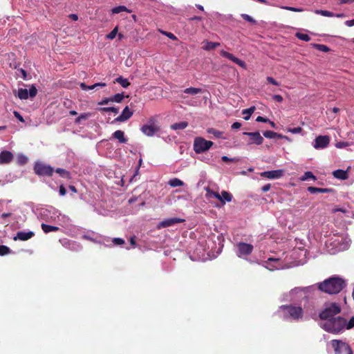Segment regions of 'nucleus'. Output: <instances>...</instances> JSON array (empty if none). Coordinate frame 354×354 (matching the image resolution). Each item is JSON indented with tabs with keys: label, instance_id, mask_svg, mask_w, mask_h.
Instances as JSON below:
<instances>
[{
	"label": "nucleus",
	"instance_id": "f704fd0d",
	"mask_svg": "<svg viewBox=\"0 0 354 354\" xmlns=\"http://www.w3.org/2000/svg\"><path fill=\"white\" fill-rule=\"evenodd\" d=\"M124 98V93H117L113 96L111 97V102L120 103Z\"/></svg>",
	"mask_w": 354,
	"mask_h": 354
},
{
	"label": "nucleus",
	"instance_id": "c9c22d12",
	"mask_svg": "<svg viewBox=\"0 0 354 354\" xmlns=\"http://www.w3.org/2000/svg\"><path fill=\"white\" fill-rule=\"evenodd\" d=\"M315 13L321 15L324 17H335V14L328 10H317L315 11Z\"/></svg>",
	"mask_w": 354,
	"mask_h": 354
},
{
	"label": "nucleus",
	"instance_id": "412c9836",
	"mask_svg": "<svg viewBox=\"0 0 354 354\" xmlns=\"http://www.w3.org/2000/svg\"><path fill=\"white\" fill-rule=\"evenodd\" d=\"M204 44L202 47V48L205 50H211L213 49H215L216 48L220 46V43L218 42H212V41H204L203 42Z\"/></svg>",
	"mask_w": 354,
	"mask_h": 354
},
{
	"label": "nucleus",
	"instance_id": "864d4df0",
	"mask_svg": "<svg viewBox=\"0 0 354 354\" xmlns=\"http://www.w3.org/2000/svg\"><path fill=\"white\" fill-rule=\"evenodd\" d=\"M13 114L15 115V117L18 119L20 122H24V119L23 118V116L17 111H15L13 112Z\"/></svg>",
	"mask_w": 354,
	"mask_h": 354
},
{
	"label": "nucleus",
	"instance_id": "f8f14e48",
	"mask_svg": "<svg viewBox=\"0 0 354 354\" xmlns=\"http://www.w3.org/2000/svg\"><path fill=\"white\" fill-rule=\"evenodd\" d=\"M244 135L250 137L249 144H256L260 145L263 142V138L261 136L259 131L256 132H244Z\"/></svg>",
	"mask_w": 354,
	"mask_h": 354
},
{
	"label": "nucleus",
	"instance_id": "338daca9",
	"mask_svg": "<svg viewBox=\"0 0 354 354\" xmlns=\"http://www.w3.org/2000/svg\"><path fill=\"white\" fill-rule=\"evenodd\" d=\"M346 25L349 26V27H351V26H354V19H351V20H348L345 22Z\"/></svg>",
	"mask_w": 354,
	"mask_h": 354
},
{
	"label": "nucleus",
	"instance_id": "bf43d9fd",
	"mask_svg": "<svg viewBox=\"0 0 354 354\" xmlns=\"http://www.w3.org/2000/svg\"><path fill=\"white\" fill-rule=\"evenodd\" d=\"M241 127V124L239 122H234L232 126H231V128L232 129H239L240 127Z\"/></svg>",
	"mask_w": 354,
	"mask_h": 354
},
{
	"label": "nucleus",
	"instance_id": "4be33fe9",
	"mask_svg": "<svg viewBox=\"0 0 354 354\" xmlns=\"http://www.w3.org/2000/svg\"><path fill=\"white\" fill-rule=\"evenodd\" d=\"M106 86V83H103V82L96 83L91 86H87L84 82L81 83L80 84V86L82 90H92V89L96 88L97 87L103 88V87H105Z\"/></svg>",
	"mask_w": 354,
	"mask_h": 354
},
{
	"label": "nucleus",
	"instance_id": "4468645a",
	"mask_svg": "<svg viewBox=\"0 0 354 354\" xmlns=\"http://www.w3.org/2000/svg\"><path fill=\"white\" fill-rule=\"evenodd\" d=\"M220 55L223 57L227 58L228 59L231 60L232 62H233L234 63L236 64L237 65H239V66H241L243 68H245L246 67V64H245V62L236 57L232 53H230L224 50H222L220 52Z\"/></svg>",
	"mask_w": 354,
	"mask_h": 354
},
{
	"label": "nucleus",
	"instance_id": "e433bc0d",
	"mask_svg": "<svg viewBox=\"0 0 354 354\" xmlns=\"http://www.w3.org/2000/svg\"><path fill=\"white\" fill-rule=\"evenodd\" d=\"M169 184L171 187H178V186H182L183 185V182L182 180H180V179L175 178L170 180Z\"/></svg>",
	"mask_w": 354,
	"mask_h": 354
},
{
	"label": "nucleus",
	"instance_id": "79ce46f5",
	"mask_svg": "<svg viewBox=\"0 0 354 354\" xmlns=\"http://www.w3.org/2000/svg\"><path fill=\"white\" fill-rule=\"evenodd\" d=\"M295 36L302 41H308L310 40V37L308 34L297 32Z\"/></svg>",
	"mask_w": 354,
	"mask_h": 354
},
{
	"label": "nucleus",
	"instance_id": "bb28decb",
	"mask_svg": "<svg viewBox=\"0 0 354 354\" xmlns=\"http://www.w3.org/2000/svg\"><path fill=\"white\" fill-rule=\"evenodd\" d=\"M41 227L42 230L45 233H49L50 232H57L59 230V227H58L47 225L45 223H41Z\"/></svg>",
	"mask_w": 354,
	"mask_h": 354
},
{
	"label": "nucleus",
	"instance_id": "ddd939ff",
	"mask_svg": "<svg viewBox=\"0 0 354 354\" xmlns=\"http://www.w3.org/2000/svg\"><path fill=\"white\" fill-rule=\"evenodd\" d=\"M185 220L183 218H170L164 219L158 225V228H165L168 227L172 225H174L177 223H181L185 222Z\"/></svg>",
	"mask_w": 354,
	"mask_h": 354
},
{
	"label": "nucleus",
	"instance_id": "cd10ccee",
	"mask_svg": "<svg viewBox=\"0 0 354 354\" xmlns=\"http://www.w3.org/2000/svg\"><path fill=\"white\" fill-rule=\"evenodd\" d=\"M57 174H59V176L62 177V178H66V179H71V173L64 169H62V168H57V169H55V171Z\"/></svg>",
	"mask_w": 354,
	"mask_h": 354
},
{
	"label": "nucleus",
	"instance_id": "c03bdc74",
	"mask_svg": "<svg viewBox=\"0 0 354 354\" xmlns=\"http://www.w3.org/2000/svg\"><path fill=\"white\" fill-rule=\"evenodd\" d=\"M118 32V26H116L111 30V32L109 34L106 35V38L109 39H113L116 37Z\"/></svg>",
	"mask_w": 354,
	"mask_h": 354
},
{
	"label": "nucleus",
	"instance_id": "72a5a7b5",
	"mask_svg": "<svg viewBox=\"0 0 354 354\" xmlns=\"http://www.w3.org/2000/svg\"><path fill=\"white\" fill-rule=\"evenodd\" d=\"M28 158L24 154H18L17 156V162L19 165H24L28 162Z\"/></svg>",
	"mask_w": 354,
	"mask_h": 354
},
{
	"label": "nucleus",
	"instance_id": "b1692460",
	"mask_svg": "<svg viewBox=\"0 0 354 354\" xmlns=\"http://www.w3.org/2000/svg\"><path fill=\"white\" fill-rule=\"evenodd\" d=\"M220 195L221 196V199H218V200L221 202L223 205H225L226 201L227 202L232 201V198H233L232 194H230V192L225 191V190L222 191L221 194H220Z\"/></svg>",
	"mask_w": 354,
	"mask_h": 354
},
{
	"label": "nucleus",
	"instance_id": "c85d7f7f",
	"mask_svg": "<svg viewBox=\"0 0 354 354\" xmlns=\"http://www.w3.org/2000/svg\"><path fill=\"white\" fill-rule=\"evenodd\" d=\"M188 126L187 122H180L178 123H174L171 125V129L173 130H180V129H184Z\"/></svg>",
	"mask_w": 354,
	"mask_h": 354
},
{
	"label": "nucleus",
	"instance_id": "09e8293b",
	"mask_svg": "<svg viewBox=\"0 0 354 354\" xmlns=\"http://www.w3.org/2000/svg\"><path fill=\"white\" fill-rule=\"evenodd\" d=\"M282 8L285 9L286 10H290V11H292V12H302L303 11L302 8H297L290 7V6H283V7H282Z\"/></svg>",
	"mask_w": 354,
	"mask_h": 354
},
{
	"label": "nucleus",
	"instance_id": "6e6d98bb",
	"mask_svg": "<svg viewBox=\"0 0 354 354\" xmlns=\"http://www.w3.org/2000/svg\"><path fill=\"white\" fill-rule=\"evenodd\" d=\"M266 80H267V81H268L269 83H270V84H273V85H274V86H279V83L278 82H277V81H276L273 77H268L266 78Z\"/></svg>",
	"mask_w": 354,
	"mask_h": 354
},
{
	"label": "nucleus",
	"instance_id": "dca6fc26",
	"mask_svg": "<svg viewBox=\"0 0 354 354\" xmlns=\"http://www.w3.org/2000/svg\"><path fill=\"white\" fill-rule=\"evenodd\" d=\"M284 171L283 169H277L272 171H267L261 173V176L269 179H277L283 176Z\"/></svg>",
	"mask_w": 354,
	"mask_h": 354
},
{
	"label": "nucleus",
	"instance_id": "0eeeda50",
	"mask_svg": "<svg viewBox=\"0 0 354 354\" xmlns=\"http://www.w3.org/2000/svg\"><path fill=\"white\" fill-rule=\"evenodd\" d=\"M331 345L335 354H353L351 346L342 340L333 339L331 341Z\"/></svg>",
	"mask_w": 354,
	"mask_h": 354
},
{
	"label": "nucleus",
	"instance_id": "9b49d317",
	"mask_svg": "<svg viewBox=\"0 0 354 354\" xmlns=\"http://www.w3.org/2000/svg\"><path fill=\"white\" fill-rule=\"evenodd\" d=\"M330 143V138L328 136H319L314 140L313 147L316 149L326 148Z\"/></svg>",
	"mask_w": 354,
	"mask_h": 354
},
{
	"label": "nucleus",
	"instance_id": "ea45409f",
	"mask_svg": "<svg viewBox=\"0 0 354 354\" xmlns=\"http://www.w3.org/2000/svg\"><path fill=\"white\" fill-rule=\"evenodd\" d=\"M313 46L317 50H320V51H322V52H325V53H327L330 50V48L326 46V45H324V44H313Z\"/></svg>",
	"mask_w": 354,
	"mask_h": 354
},
{
	"label": "nucleus",
	"instance_id": "473e14b6",
	"mask_svg": "<svg viewBox=\"0 0 354 354\" xmlns=\"http://www.w3.org/2000/svg\"><path fill=\"white\" fill-rule=\"evenodd\" d=\"M207 132L209 134H212L215 138H222V136L223 134V132L220 131L214 128H209L207 130Z\"/></svg>",
	"mask_w": 354,
	"mask_h": 354
},
{
	"label": "nucleus",
	"instance_id": "f257e3e1",
	"mask_svg": "<svg viewBox=\"0 0 354 354\" xmlns=\"http://www.w3.org/2000/svg\"><path fill=\"white\" fill-rule=\"evenodd\" d=\"M346 286V282L344 279L334 276L319 283L318 288L326 293L334 295L339 293Z\"/></svg>",
	"mask_w": 354,
	"mask_h": 354
},
{
	"label": "nucleus",
	"instance_id": "4d7b16f0",
	"mask_svg": "<svg viewBox=\"0 0 354 354\" xmlns=\"http://www.w3.org/2000/svg\"><path fill=\"white\" fill-rule=\"evenodd\" d=\"M59 192L61 196H64L66 194V189L64 185H61L59 187Z\"/></svg>",
	"mask_w": 354,
	"mask_h": 354
},
{
	"label": "nucleus",
	"instance_id": "58836bf2",
	"mask_svg": "<svg viewBox=\"0 0 354 354\" xmlns=\"http://www.w3.org/2000/svg\"><path fill=\"white\" fill-rule=\"evenodd\" d=\"M308 179H313V180H316V177L313 175L311 171H306L301 178V180H307Z\"/></svg>",
	"mask_w": 354,
	"mask_h": 354
},
{
	"label": "nucleus",
	"instance_id": "9d476101",
	"mask_svg": "<svg viewBox=\"0 0 354 354\" xmlns=\"http://www.w3.org/2000/svg\"><path fill=\"white\" fill-rule=\"evenodd\" d=\"M236 246L238 249L237 255L239 257L250 254L252 252L254 248L252 245L243 242L238 243Z\"/></svg>",
	"mask_w": 354,
	"mask_h": 354
},
{
	"label": "nucleus",
	"instance_id": "13d9d810",
	"mask_svg": "<svg viewBox=\"0 0 354 354\" xmlns=\"http://www.w3.org/2000/svg\"><path fill=\"white\" fill-rule=\"evenodd\" d=\"M256 121L259 122H268L269 121V119L263 118L262 116H258L256 119Z\"/></svg>",
	"mask_w": 354,
	"mask_h": 354
},
{
	"label": "nucleus",
	"instance_id": "6e6552de",
	"mask_svg": "<svg viewBox=\"0 0 354 354\" xmlns=\"http://www.w3.org/2000/svg\"><path fill=\"white\" fill-rule=\"evenodd\" d=\"M34 171L38 176L50 177L53 174L54 169L50 165L37 162L34 165Z\"/></svg>",
	"mask_w": 354,
	"mask_h": 354
},
{
	"label": "nucleus",
	"instance_id": "a878e982",
	"mask_svg": "<svg viewBox=\"0 0 354 354\" xmlns=\"http://www.w3.org/2000/svg\"><path fill=\"white\" fill-rule=\"evenodd\" d=\"M205 191V197L207 198H215L216 199H221V195L218 192L212 190L209 187H206Z\"/></svg>",
	"mask_w": 354,
	"mask_h": 354
},
{
	"label": "nucleus",
	"instance_id": "2eb2a0df",
	"mask_svg": "<svg viewBox=\"0 0 354 354\" xmlns=\"http://www.w3.org/2000/svg\"><path fill=\"white\" fill-rule=\"evenodd\" d=\"M133 114V111H131L128 106H127L122 111V113L118 116L115 120L112 122L114 123L115 122H124L128 120Z\"/></svg>",
	"mask_w": 354,
	"mask_h": 354
},
{
	"label": "nucleus",
	"instance_id": "603ef678",
	"mask_svg": "<svg viewBox=\"0 0 354 354\" xmlns=\"http://www.w3.org/2000/svg\"><path fill=\"white\" fill-rule=\"evenodd\" d=\"M109 102H111V97L102 99L100 102H98V104L104 105L109 104Z\"/></svg>",
	"mask_w": 354,
	"mask_h": 354
},
{
	"label": "nucleus",
	"instance_id": "20e7f679",
	"mask_svg": "<svg viewBox=\"0 0 354 354\" xmlns=\"http://www.w3.org/2000/svg\"><path fill=\"white\" fill-rule=\"evenodd\" d=\"M140 130L145 136L151 137L160 131V127L154 118H151Z\"/></svg>",
	"mask_w": 354,
	"mask_h": 354
},
{
	"label": "nucleus",
	"instance_id": "3c124183",
	"mask_svg": "<svg viewBox=\"0 0 354 354\" xmlns=\"http://www.w3.org/2000/svg\"><path fill=\"white\" fill-rule=\"evenodd\" d=\"M112 241L115 245H123L125 242L124 240L121 238H114Z\"/></svg>",
	"mask_w": 354,
	"mask_h": 354
},
{
	"label": "nucleus",
	"instance_id": "de8ad7c7",
	"mask_svg": "<svg viewBox=\"0 0 354 354\" xmlns=\"http://www.w3.org/2000/svg\"><path fill=\"white\" fill-rule=\"evenodd\" d=\"M303 131V129L300 127H295V128H290L288 129V132L292 133H299Z\"/></svg>",
	"mask_w": 354,
	"mask_h": 354
},
{
	"label": "nucleus",
	"instance_id": "680f3d73",
	"mask_svg": "<svg viewBox=\"0 0 354 354\" xmlns=\"http://www.w3.org/2000/svg\"><path fill=\"white\" fill-rule=\"evenodd\" d=\"M270 184H266L262 187L261 190L263 192H266L270 190Z\"/></svg>",
	"mask_w": 354,
	"mask_h": 354
},
{
	"label": "nucleus",
	"instance_id": "2f4dec72",
	"mask_svg": "<svg viewBox=\"0 0 354 354\" xmlns=\"http://www.w3.org/2000/svg\"><path fill=\"white\" fill-rule=\"evenodd\" d=\"M115 82L119 83L123 88H127L130 85L129 80L122 76L117 77Z\"/></svg>",
	"mask_w": 354,
	"mask_h": 354
},
{
	"label": "nucleus",
	"instance_id": "774afa93",
	"mask_svg": "<svg viewBox=\"0 0 354 354\" xmlns=\"http://www.w3.org/2000/svg\"><path fill=\"white\" fill-rule=\"evenodd\" d=\"M68 17L73 21H77L78 19V16L76 14H71Z\"/></svg>",
	"mask_w": 354,
	"mask_h": 354
},
{
	"label": "nucleus",
	"instance_id": "7c9ffc66",
	"mask_svg": "<svg viewBox=\"0 0 354 354\" xmlns=\"http://www.w3.org/2000/svg\"><path fill=\"white\" fill-rule=\"evenodd\" d=\"M185 93L190 95H196L203 92V90L200 88L189 87L183 91Z\"/></svg>",
	"mask_w": 354,
	"mask_h": 354
},
{
	"label": "nucleus",
	"instance_id": "a19ab883",
	"mask_svg": "<svg viewBox=\"0 0 354 354\" xmlns=\"http://www.w3.org/2000/svg\"><path fill=\"white\" fill-rule=\"evenodd\" d=\"M124 11H129L126 6H119L113 8L111 10L113 14H118Z\"/></svg>",
	"mask_w": 354,
	"mask_h": 354
},
{
	"label": "nucleus",
	"instance_id": "4c0bfd02",
	"mask_svg": "<svg viewBox=\"0 0 354 354\" xmlns=\"http://www.w3.org/2000/svg\"><path fill=\"white\" fill-rule=\"evenodd\" d=\"M100 112H113L114 113H118V109L114 106L111 107H101L99 109Z\"/></svg>",
	"mask_w": 354,
	"mask_h": 354
},
{
	"label": "nucleus",
	"instance_id": "5fc2aeb1",
	"mask_svg": "<svg viewBox=\"0 0 354 354\" xmlns=\"http://www.w3.org/2000/svg\"><path fill=\"white\" fill-rule=\"evenodd\" d=\"M347 329H351L354 327V317H352L348 324H346Z\"/></svg>",
	"mask_w": 354,
	"mask_h": 354
},
{
	"label": "nucleus",
	"instance_id": "e2e57ef3",
	"mask_svg": "<svg viewBox=\"0 0 354 354\" xmlns=\"http://www.w3.org/2000/svg\"><path fill=\"white\" fill-rule=\"evenodd\" d=\"M19 71L21 73L23 79L26 80L27 79V72L23 68H20Z\"/></svg>",
	"mask_w": 354,
	"mask_h": 354
},
{
	"label": "nucleus",
	"instance_id": "a211bd4d",
	"mask_svg": "<svg viewBox=\"0 0 354 354\" xmlns=\"http://www.w3.org/2000/svg\"><path fill=\"white\" fill-rule=\"evenodd\" d=\"M13 159V154L9 151H3L0 153V164H8Z\"/></svg>",
	"mask_w": 354,
	"mask_h": 354
},
{
	"label": "nucleus",
	"instance_id": "39448f33",
	"mask_svg": "<svg viewBox=\"0 0 354 354\" xmlns=\"http://www.w3.org/2000/svg\"><path fill=\"white\" fill-rule=\"evenodd\" d=\"M340 312V306L336 303H331L319 313V316L321 319L326 321L330 318H334V316Z\"/></svg>",
	"mask_w": 354,
	"mask_h": 354
},
{
	"label": "nucleus",
	"instance_id": "49530a36",
	"mask_svg": "<svg viewBox=\"0 0 354 354\" xmlns=\"http://www.w3.org/2000/svg\"><path fill=\"white\" fill-rule=\"evenodd\" d=\"M241 16L244 20H245L248 22H250L252 24L257 23L256 20H254L252 17H250V15H248L247 14H242Z\"/></svg>",
	"mask_w": 354,
	"mask_h": 354
},
{
	"label": "nucleus",
	"instance_id": "f3484780",
	"mask_svg": "<svg viewBox=\"0 0 354 354\" xmlns=\"http://www.w3.org/2000/svg\"><path fill=\"white\" fill-rule=\"evenodd\" d=\"M35 235L34 232L32 231L29 232H23L20 231L18 232L16 234V236L14 237V240H20V241H27L30 239H31Z\"/></svg>",
	"mask_w": 354,
	"mask_h": 354
},
{
	"label": "nucleus",
	"instance_id": "c756f323",
	"mask_svg": "<svg viewBox=\"0 0 354 354\" xmlns=\"http://www.w3.org/2000/svg\"><path fill=\"white\" fill-rule=\"evenodd\" d=\"M255 111V106H251L249 109H243L242 111V114L244 115V120H248L250 118L251 115Z\"/></svg>",
	"mask_w": 354,
	"mask_h": 354
},
{
	"label": "nucleus",
	"instance_id": "5701e85b",
	"mask_svg": "<svg viewBox=\"0 0 354 354\" xmlns=\"http://www.w3.org/2000/svg\"><path fill=\"white\" fill-rule=\"evenodd\" d=\"M333 175L335 178L341 180H346L348 176L346 171L342 169H337L333 172Z\"/></svg>",
	"mask_w": 354,
	"mask_h": 354
},
{
	"label": "nucleus",
	"instance_id": "423d86ee",
	"mask_svg": "<svg viewBox=\"0 0 354 354\" xmlns=\"http://www.w3.org/2000/svg\"><path fill=\"white\" fill-rule=\"evenodd\" d=\"M213 142L206 140L202 137H197L194 141V150L196 153H201L209 149L212 145Z\"/></svg>",
	"mask_w": 354,
	"mask_h": 354
},
{
	"label": "nucleus",
	"instance_id": "052dcab7",
	"mask_svg": "<svg viewBox=\"0 0 354 354\" xmlns=\"http://www.w3.org/2000/svg\"><path fill=\"white\" fill-rule=\"evenodd\" d=\"M273 99L279 102H281L283 101V97L281 95H274Z\"/></svg>",
	"mask_w": 354,
	"mask_h": 354
},
{
	"label": "nucleus",
	"instance_id": "7ed1b4c3",
	"mask_svg": "<svg viewBox=\"0 0 354 354\" xmlns=\"http://www.w3.org/2000/svg\"><path fill=\"white\" fill-rule=\"evenodd\" d=\"M284 319H291L298 321L303 317L304 310L301 306L282 305L279 307Z\"/></svg>",
	"mask_w": 354,
	"mask_h": 354
},
{
	"label": "nucleus",
	"instance_id": "aec40b11",
	"mask_svg": "<svg viewBox=\"0 0 354 354\" xmlns=\"http://www.w3.org/2000/svg\"><path fill=\"white\" fill-rule=\"evenodd\" d=\"M263 136L267 138H284L286 140H288V138L286 136H283L281 134L277 133L276 132L272 131H266L263 133Z\"/></svg>",
	"mask_w": 354,
	"mask_h": 354
},
{
	"label": "nucleus",
	"instance_id": "0e129e2a",
	"mask_svg": "<svg viewBox=\"0 0 354 354\" xmlns=\"http://www.w3.org/2000/svg\"><path fill=\"white\" fill-rule=\"evenodd\" d=\"M167 37H168L169 39L174 40V41L178 39L176 36L170 32H169L168 34H167Z\"/></svg>",
	"mask_w": 354,
	"mask_h": 354
},
{
	"label": "nucleus",
	"instance_id": "1a4fd4ad",
	"mask_svg": "<svg viewBox=\"0 0 354 354\" xmlns=\"http://www.w3.org/2000/svg\"><path fill=\"white\" fill-rule=\"evenodd\" d=\"M37 94V89L35 85H31L29 91L26 88H19L17 97L20 100H27L28 97L34 98Z\"/></svg>",
	"mask_w": 354,
	"mask_h": 354
},
{
	"label": "nucleus",
	"instance_id": "6ab92c4d",
	"mask_svg": "<svg viewBox=\"0 0 354 354\" xmlns=\"http://www.w3.org/2000/svg\"><path fill=\"white\" fill-rule=\"evenodd\" d=\"M112 138L118 140L120 143H127L128 139L124 136V132L122 130H117L112 134Z\"/></svg>",
	"mask_w": 354,
	"mask_h": 354
},
{
	"label": "nucleus",
	"instance_id": "8fccbe9b",
	"mask_svg": "<svg viewBox=\"0 0 354 354\" xmlns=\"http://www.w3.org/2000/svg\"><path fill=\"white\" fill-rule=\"evenodd\" d=\"M222 160L225 162H237L239 160L236 158H230L227 156H223L221 158Z\"/></svg>",
	"mask_w": 354,
	"mask_h": 354
},
{
	"label": "nucleus",
	"instance_id": "f03ea898",
	"mask_svg": "<svg viewBox=\"0 0 354 354\" xmlns=\"http://www.w3.org/2000/svg\"><path fill=\"white\" fill-rule=\"evenodd\" d=\"M346 324V319L342 317H337L325 321L322 324V328L328 333L337 334L345 328Z\"/></svg>",
	"mask_w": 354,
	"mask_h": 354
},
{
	"label": "nucleus",
	"instance_id": "393cba45",
	"mask_svg": "<svg viewBox=\"0 0 354 354\" xmlns=\"http://www.w3.org/2000/svg\"><path fill=\"white\" fill-rule=\"evenodd\" d=\"M308 191L311 194L316 193H329L333 191L332 189L330 188H318L315 187H308Z\"/></svg>",
	"mask_w": 354,
	"mask_h": 354
},
{
	"label": "nucleus",
	"instance_id": "69168bd1",
	"mask_svg": "<svg viewBox=\"0 0 354 354\" xmlns=\"http://www.w3.org/2000/svg\"><path fill=\"white\" fill-rule=\"evenodd\" d=\"M354 0H339V4L352 3Z\"/></svg>",
	"mask_w": 354,
	"mask_h": 354
},
{
	"label": "nucleus",
	"instance_id": "37998d69",
	"mask_svg": "<svg viewBox=\"0 0 354 354\" xmlns=\"http://www.w3.org/2000/svg\"><path fill=\"white\" fill-rule=\"evenodd\" d=\"M11 252V250L6 245H0V256H4Z\"/></svg>",
	"mask_w": 354,
	"mask_h": 354
},
{
	"label": "nucleus",
	"instance_id": "a18cd8bd",
	"mask_svg": "<svg viewBox=\"0 0 354 354\" xmlns=\"http://www.w3.org/2000/svg\"><path fill=\"white\" fill-rule=\"evenodd\" d=\"M90 114L89 113H83V114H81L80 116H78L76 119H75V123L78 124L80 122V121L82 120H87L89 117Z\"/></svg>",
	"mask_w": 354,
	"mask_h": 354
}]
</instances>
